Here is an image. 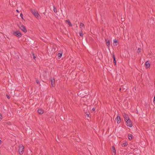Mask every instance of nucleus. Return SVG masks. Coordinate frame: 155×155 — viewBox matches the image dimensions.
Wrapping results in <instances>:
<instances>
[{"label": "nucleus", "mask_w": 155, "mask_h": 155, "mask_svg": "<svg viewBox=\"0 0 155 155\" xmlns=\"http://www.w3.org/2000/svg\"><path fill=\"white\" fill-rule=\"evenodd\" d=\"M24 148V146L22 145H20L19 146L18 152L20 154L22 155L23 153Z\"/></svg>", "instance_id": "obj_1"}, {"label": "nucleus", "mask_w": 155, "mask_h": 155, "mask_svg": "<svg viewBox=\"0 0 155 155\" xmlns=\"http://www.w3.org/2000/svg\"><path fill=\"white\" fill-rule=\"evenodd\" d=\"M13 34L14 36H16L18 37H21L22 34L18 31H16L13 32Z\"/></svg>", "instance_id": "obj_2"}, {"label": "nucleus", "mask_w": 155, "mask_h": 155, "mask_svg": "<svg viewBox=\"0 0 155 155\" xmlns=\"http://www.w3.org/2000/svg\"><path fill=\"white\" fill-rule=\"evenodd\" d=\"M31 12L37 18H39V17H40V15L38 14L37 11H31Z\"/></svg>", "instance_id": "obj_3"}, {"label": "nucleus", "mask_w": 155, "mask_h": 155, "mask_svg": "<svg viewBox=\"0 0 155 155\" xmlns=\"http://www.w3.org/2000/svg\"><path fill=\"white\" fill-rule=\"evenodd\" d=\"M20 29L25 33L27 32V30L25 28V26L23 25H21L19 26Z\"/></svg>", "instance_id": "obj_4"}, {"label": "nucleus", "mask_w": 155, "mask_h": 155, "mask_svg": "<svg viewBox=\"0 0 155 155\" xmlns=\"http://www.w3.org/2000/svg\"><path fill=\"white\" fill-rule=\"evenodd\" d=\"M126 123L127 124L128 126L130 127H132V124L131 121L130 119L126 121Z\"/></svg>", "instance_id": "obj_5"}, {"label": "nucleus", "mask_w": 155, "mask_h": 155, "mask_svg": "<svg viewBox=\"0 0 155 155\" xmlns=\"http://www.w3.org/2000/svg\"><path fill=\"white\" fill-rule=\"evenodd\" d=\"M123 116H124V120H125V121H126L127 120L129 119V117L127 114H124L123 115Z\"/></svg>", "instance_id": "obj_6"}, {"label": "nucleus", "mask_w": 155, "mask_h": 155, "mask_svg": "<svg viewBox=\"0 0 155 155\" xmlns=\"http://www.w3.org/2000/svg\"><path fill=\"white\" fill-rule=\"evenodd\" d=\"M59 52L60 53L57 54V56L58 57L59 59L61 57L63 54L62 50H60Z\"/></svg>", "instance_id": "obj_7"}, {"label": "nucleus", "mask_w": 155, "mask_h": 155, "mask_svg": "<svg viewBox=\"0 0 155 155\" xmlns=\"http://www.w3.org/2000/svg\"><path fill=\"white\" fill-rule=\"evenodd\" d=\"M120 118L119 115H117V124H119L120 123Z\"/></svg>", "instance_id": "obj_8"}, {"label": "nucleus", "mask_w": 155, "mask_h": 155, "mask_svg": "<svg viewBox=\"0 0 155 155\" xmlns=\"http://www.w3.org/2000/svg\"><path fill=\"white\" fill-rule=\"evenodd\" d=\"M38 112L39 114H41L43 113L44 110L42 109H39L38 110Z\"/></svg>", "instance_id": "obj_9"}, {"label": "nucleus", "mask_w": 155, "mask_h": 155, "mask_svg": "<svg viewBox=\"0 0 155 155\" xmlns=\"http://www.w3.org/2000/svg\"><path fill=\"white\" fill-rule=\"evenodd\" d=\"M145 65L147 68H149L150 66V64L148 61H147L145 62Z\"/></svg>", "instance_id": "obj_10"}, {"label": "nucleus", "mask_w": 155, "mask_h": 155, "mask_svg": "<svg viewBox=\"0 0 155 155\" xmlns=\"http://www.w3.org/2000/svg\"><path fill=\"white\" fill-rule=\"evenodd\" d=\"M105 41H106V45L108 47H109L110 46V42L109 40H107L105 39Z\"/></svg>", "instance_id": "obj_11"}, {"label": "nucleus", "mask_w": 155, "mask_h": 155, "mask_svg": "<svg viewBox=\"0 0 155 155\" xmlns=\"http://www.w3.org/2000/svg\"><path fill=\"white\" fill-rule=\"evenodd\" d=\"M51 85L52 87H54L55 84V80L54 78H53V79L51 80Z\"/></svg>", "instance_id": "obj_12"}, {"label": "nucleus", "mask_w": 155, "mask_h": 155, "mask_svg": "<svg viewBox=\"0 0 155 155\" xmlns=\"http://www.w3.org/2000/svg\"><path fill=\"white\" fill-rule=\"evenodd\" d=\"M113 59H114L113 63L115 65H116V61L115 59V55L114 54H113Z\"/></svg>", "instance_id": "obj_13"}, {"label": "nucleus", "mask_w": 155, "mask_h": 155, "mask_svg": "<svg viewBox=\"0 0 155 155\" xmlns=\"http://www.w3.org/2000/svg\"><path fill=\"white\" fill-rule=\"evenodd\" d=\"M112 151L113 153H114V155L116 154V150L115 149V147L113 146L112 148Z\"/></svg>", "instance_id": "obj_14"}, {"label": "nucleus", "mask_w": 155, "mask_h": 155, "mask_svg": "<svg viewBox=\"0 0 155 155\" xmlns=\"http://www.w3.org/2000/svg\"><path fill=\"white\" fill-rule=\"evenodd\" d=\"M132 135L131 134H128V138L129 140H131L132 139Z\"/></svg>", "instance_id": "obj_15"}, {"label": "nucleus", "mask_w": 155, "mask_h": 155, "mask_svg": "<svg viewBox=\"0 0 155 155\" xmlns=\"http://www.w3.org/2000/svg\"><path fill=\"white\" fill-rule=\"evenodd\" d=\"M127 143L126 142L124 143H123L122 144H121V146L123 147H126V146H127Z\"/></svg>", "instance_id": "obj_16"}, {"label": "nucleus", "mask_w": 155, "mask_h": 155, "mask_svg": "<svg viewBox=\"0 0 155 155\" xmlns=\"http://www.w3.org/2000/svg\"><path fill=\"white\" fill-rule=\"evenodd\" d=\"M117 41L116 40H114V46H117Z\"/></svg>", "instance_id": "obj_17"}, {"label": "nucleus", "mask_w": 155, "mask_h": 155, "mask_svg": "<svg viewBox=\"0 0 155 155\" xmlns=\"http://www.w3.org/2000/svg\"><path fill=\"white\" fill-rule=\"evenodd\" d=\"M66 21L68 22V23L70 26H72V25L69 20H66Z\"/></svg>", "instance_id": "obj_18"}, {"label": "nucleus", "mask_w": 155, "mask_h": 155, "mask_svg": "<svg viewBox=\"0 0 155 155\" xmlns=\"http://www.w3.org/2000/svg\"><path fill=\"white\" fill-rule=\"evenodd\" d=\"M54 11L55 13H56L57 12V9L54 7Z\"/></svg>", "instance_id": "obj_19"}, {"label": "nucleus", "mask_w": 155, "mask_h": 155, "mask_svg": "<svg viewBox=\"0 0 155 155\" xmlns=\"http://www.w3.org/2000/svg\"><path fill=\"white\" fill-rule=\"evenodd\" d=\"M32 56H33V59L35 60H36V57L35 56V55L34 54V53H32Z\"/></svg>", "instance_id": "obj_20"}, {"label": "nucleus", "mask_w": 155, "mask_h": 155, "mask_svg": "<svg viewBox=\"0 0 155 155\" xmlns=\"http://www.w3.org/2000/svg\"><path fill=\"white\" fill-rule=\"evenodd\" d=\"M79 35L80 36L82 37L83 36V34L82 31L79 32Z\"/></svg>", "instance_id": "obj_21"}, {"label": "nucleus", "mask_w": 155, "mask_h": 155, "mask_svg": "<svg viewBox=\"0 0 155 155\" xmlns=\"http://www.w3.org/2000/svg\"><path fill=\"white\" fill-rule=\"evenodd\" d=\"M84 24L82 23H81L80 25V28H81L82 27H84Z\"/></svg>", "instance_id": "obj_22"}, {"label": "nucleus", "mask_w": 155, "mask_h": 155, "mask_svg": "<svg viewBox=\"0 0 155 155\" xmlns=\"http://www.w3.org/2000/svg\"><path fill=\"white\" fill-rule=\"evenodd\" d=\"M141 52V49L139 48L137 49V52L138 53H140Z\"/></svg>", "instance_id": "obj_23"}, {"label": "nucleus", "mask_w": 155, "mask_h": 155, "mask_svg": "<svg viewBox=\"0 0 155 155\" xmlns=\"http://www.w3.org/2000/svg\"><path fill=\"white\" fill-rule=\"evenodd\" d=\"M20 16L21 17V18H22V19H23V15L22 14V13H21L20 14Z\"/></svg>", "instance_id": "obj_24"}, {"label": "nucleus", "mask_w": 155, "mask_h": 155, "mask_svg": "<svg viewBox=\"0 0 155 155\" xmlns=\"http://www.w3.org/2000/svg\"><path fill=\"white\" fill-rule=\"evenodd\" d=\"M2 119V116L1 114L0 113V121Z\"/></svg>", "instance_id": "obj_25"}, {"label": "nucleus", "mask_w": 155, "mask_h": 155, "mask_svg": "<svg viewBox=\"0 0 155 155\" xmlns=\"http://www.w3.org/2000/svg\"><path fill=\"white\" fill-rule=\"evenodd\" d=\"M36 83L37 84H38L39 83V81L38 80H36Z\"/></svg>", "instance_id": "obj_26"}, {"label": "nucleus", "mask_w": 155, "mask_h": 155, "mask_svg": "<svg viewBox=\"0 0 155 155\" xmlns=\"http://www.w3.org/2000/svg\"><path fill=\"white\" fill-rule=\"evenodd\" d=\"M6 96H7V98H8V99H10V96H9V95H6Z\"/></svg>", "instance_id": "obj_27"}, {"label": "nucleus", "mask_w": 155, "mask_h": 155, "mask_svg": "<svg viewBox=\"0 0 155 155\" xmlns=\"http://www.w3.org/2000/svg\"><path fill=\"white\" fill-rule=\"evenodd\" d=\"M86 114L87 117H89V114H88V113H86Z\"/></svg>", "instance_id": "obj_28"}, {"label": "nucleus", "mask_w": 155, "mask_h": 155, "mask_svg": "<svg viewBox=\"0 0 155 155\" xmlns=\"http://www.w3.org/2000/svg\"><path fill=\"white\" fill-rule=\"evenodd\" d=\"M153 102L154 103V104H155V95L153 99Z\"/></svg>", "instance_id": "obj_29"}, {"label": "nucleus", "mask_w": 155, "mask_h": 155, "mask_svg": "<svg viewBox=\"0 0 155 155\" xmlns=\"http://www.w3.org/2000/svg\"><path fill=\"white\" fill-rule=\"evenodd\" d=\"M92 110H93V111H94L95 110V109L94 108H93L92 109Z\"/></svg>", "instance_id": "obj_30"}, {"label": "nucleus", "mask_w": 155, "mask_h": 155, "mask_svg": "<svg viewBox=\"0 0 155 155\" xmlns=\"http://www.w3.org/2000/svg\"><path fill=\"white\" fill-rule=\"evenodd\" d=\"M16 11L17 12H19V11H18V9H17V10H16Z\"/></svg>", "instance_id": "obj_31"}, {"label": "nucleus", "mask_w": 155, "mask_h": 155, "mask_svg": "<svg viewBox=\"0 0 155 155\" xmlns=\"http://www.w3.org/2000/svg\"><path fill=\"white\" fill-rule=\"evenodd\" d=\"M1 140H0V144H1Z\"/></svg>", "instance_id": "obj_32"}, {"label": "nucleus", "mask_w": 155, "mask_h": 155, "mask_svg": "<svg viewBox=\"0 0 155 155\" xmlns=\"http://www.w3.org/2000/svg\"><path fill=\"white\" fill-rule=\"evenodd\" d=\"M121 90V88H120V90Z\"/></svg>", "instance_id": "obj_33"}]
</instances>
